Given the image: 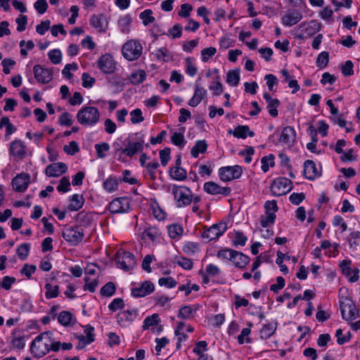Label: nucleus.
Returning <instances> with one entry per match:
<instances>
[{
	"label": "nucleus",
	"instance_id": "c756f323",
	"mask_svg": "<svg viewBox=\"0 0 360 360\" xmlns=\"http://www.w3.org/2000/svg\"><path fill=\"white\" fill-rule=\"evenodd\" d=\"M9 150L11 154L16 157H21L25 154V147L20 140L11 142Z\"/></svg>",
	"mask_w": 360,
	"mask_h": 360
},
{
	"label": "nucleus",
	"instance_id": "9d476101",
	"mask_svg": "<svg viewBox=\"0 0 360 360\" xmlns=\"http://www.w3.org/2000/svg\"><path fill=\"white\" fill-rule=\"evenodd\" d=\"M116 262L118 267L124 271H129L136 266V260L132 253L125 251H118L116 255Z\"/></svg>",
	"mask_w": 360,
	"mask_h": 360
},
{
	"label": "nucleus",
	"instance_id": "8fccbe9b",
	"mask_svg": "<svg viewBox=\"0 0 360 360\" xmlns=\"http://www.w3.org/2000/svg\"><path fill=\"white\" fill-rule=\"evenodd\" d=\"M118 182L117 179L114 177L110 176L103 182V188L104 189L111 193L115 191L117 188Z\"/></svg>",
	"mask_w": 360,
	"mask_h": 360
},
{
	"label": "nucleus",
	"instance_id": "c03bdc74",
	"mask_svg": "<svg viewBox=\"0 0 360 360\" xmlns=\"http://www.w3.org/2000/svg\"><path fill=\"white\" fill-rule=\"evenodd\" d=\"M276 217V214L274 212H265L264 215H261L260 217V224L262 226L266 228L269 225L274 224Z\"/></svg>",
	"mask_w": 360,
	"mask_h": 360
},
{
	"label": "nucleus",
	"instance_id": "bb28decb",
	"mask_svg": "<svg viewBox=\"0 0 360 360\" xmlns=\"http://www.w3.org/2000/svg\"><path fill=\"white\" fill-rule=\"evenodd\" d=\"M229 134L233 135L235 137L245 139L248 136L252 137L255 133L250 130V128L247 125H239L235 128L234 130L229 129L228 131Z\"/></svg>",
	"mask_w": 360,
	"mask_h": 360
},
{
	"label": "nucleus",
	"instance_id": "cd10ccee",
	"mask_svg": "<svg viewBox=\"0 0 360 360\" xmlns=\"http://www.w3.org/2000/svg\"><path fill=\"white\" fill-rule=\"evenodd\" d=\"M250 261V259L248 256L236 250H235L234 255L231 260L234 265L240 269L245 268L249 264Z\"/></svg>",
	"mask_w": 360,
	"mask_h": 360
},
{
	"label": "nucleus",
	"instance_id": "9b49d317",
	"mask_svg": "<svg viewBox=\"0 0 360 360\" xmlns=\"http://www.w3.org/2000/svg\"><path fill=\"white\" fill-rule=\"evenodd\" d=\"M242 172L240 166H227L219 169V176L221 181L226 182L240 178Z\"/></svg>",
	"mask_w": 360,
	"mask_h": 360
},
{
	"label": "nucleus",
	"instance_id": "4d7b16f0",
	"mask_svg": "<svg viewBox=\"0 0 360 360\" xmlns=\"http://www.w3.org/2000/svg\"><path fill=\"white\" fill-rule=\"evenodd\" d=\"M274 156L269 155L262 158V169L264 172H267L269 169V165L273 167L274 165Z\"/></svg>",
	"mask_w": 360,
	"mask_h": 360
},
{
	"label": "nucleus",
	"instance_id": "bf43d9fd",
	"mask_svg": "<svg viewBox=\"0 0 360 360\" xmlns=\"http://www.w3.org/2000/svg\"><path fill=\"white\" fill-rule=\"evenodd\" d=\"M20 54L23 57H26L27 56V50H32L34 47V44L32 40H29L27 41H25L24 40L20 42Z\"/></svg>",
	"mask_w": 360,
	"mask_h": 360
},
{
	"label": "nucleus",
	"instance_id": "20e7f679",
	"mask_svg": "<svg viewBox=\"0 0 360 360\" xmlns=\"http://www.w3.org/2000/svg\"><path fill=\"white\" fill-rule=\"evenodd\" d=\"M62 236L71 245L75 246L82 241L84 230L77 226L65 227L62 232Z\"/></svg>",
	"mask_w": 360,
	"mask_h": 360
},
{
	"label": "nucleus",
	"instance_id": "774afa93",
	"mask_svg": "<svg viewBox=\"0 0 360 360\" xmlns=\"http://www.w3.org/2000/svg\"><path fill=\"white\" fill-rule=\"evenodd\" d=\"M158 283L160 286H165L168 288H174L177 283L172 277H162L158 281Z\"/></svg>",
	"mask_w": 360,
	"mask_h": 360
},
{
	"label": "nucleus",
	"instance_id": "7c9ffc66",
	"mask_svg": "<svg viewBox=\"0 0 360 360\" xmlns=\"http://www.w3.org/2000/svg\"><path fill=\"white\" fill-rule=\"evenodd\" d=\"M160 322V319L158 314H153L151 316H147L144 321L143 324V330L151 329L154 331V327L158 326Z\"/></svg>",
	"mask_w": 360,
	"mask_h": 360
},
{
	"label": "nucleus",
	"instance_id": "49530a36",
	"mask_svg": "<svg viewBox=\"0 0 360 360\" xmlns=\"http://www.w3.org/2000/svg\"><path fill=\"white\" fill-rule=\"evenodd\" d=\"M359 273V270L356 267L354 269L346 268L344 269L343 274L348 278L350 282L354 283L358 281Z\"/></svg>",
	"mask_w": 360,
	"mask_h": 360
},
{
	"label": "nucleus",
	"instance_id": "4468645a",
	"mask_svg": "<svg viewBox=\"0 0 360 360\" xmlns=\"http://www.w3.org/2000/svg\"><path fill=\"white\" fill-rule=\"evenodd\" d=\"M33 74L37 81L41 84H48L53 78V72L40 65L34 66Z\"/></svg>",
	"mask_w": 360,
	"mask_h": 360
},
{
	"label": "nucleus",
	"instance_id": "2f4dec72",
	"mask_svg": "<svg viewBox=\"0 0 360 360\" xmlns=\"http://www.w3.org/2000/svg\"><path fill=\"white\" fill-rule=\"evenodd\" d=\"M70 200V202L68 205V209L70 211L79 210L80 208H82L84 202L83 196L79 194H74L72 195Z\"/></svg>",
	"mask_w": 360,
	"mask_h": 360
},
{
	"label": "nucleus",
	"instance_id": "6e6552de",
	"mask_svg": "<svg viewBox=\"0 0 360 360\" xmlns=\"http://www.w3.org/2000/svg\"><path fill=\"white\" fill-rule=\"evenodd\" d=\"M227 223L226 221H220L218 224H213L210 228L206 229L202 233L201 236L208 241L217 239L227 230Z\"/></svg>",
	"mask_w": 360,
	"mask_h": 360
},
{
	"label": "nucleus",
	"instance_id": "2eb2a0df",
	"mask_svg": "<svg viewBox=\"0 0 360 360\" xmlns=\"http://www.w3.org/2000/svg\"><path fill=\"white\" fill-rule=\"evenodd\" d=\"M203 188L205 191L211 195L221 194L224 196H228L231 192L229 187H221L213 181L206 182Z\"/></svg>",
	"mask_w": 360,
	"mask_h": 360
},
{
	"label": "nucleus",
	"instance_id": "0eeeda50",
	"mask_svg": "<svg viewBox=\"0 0 360 360\" xmlns=\"http://www.w3.org/2000/svg\"><path fill=\"white\" fill-rule=\"evenodd\" d=\"M292 188V181L285 177H278L276 179L271 186L272 194L276 196L285 195Z\"/></svg>",
	"mask_w": 360,
	"mask_h": 360
},
{
	"label": "nucleus",
	"instance_id": "6e6d98bb",
	"mask_svg": "<svg viewBox=\"0 0 360 360\" xmlns=\"http://www.w3.org/2000/svg\"><path fill=\"white\" fill-rule=\"evenodd\" d=\"M29 252L30 245L27 243L21 244L16 250L18 256L22 260H25L27 257Z\"/></svg>",
	"mask_w": 360,
	"mask_h": 360
},
{
	"label": "nucleus",
	"instance_id": "a211bd4d",
	"mask_svg": "<svg viewBox=\"0 0 360 360\" xmlns=\"http://www.w3.org/2000/svg\"><path fill=\"white\" fill-rule=\"evenodd\" d=\"M154 290V285L150 281H145L140 285L131 288V295L134 297H142L150 294Z\"/></svg>",
	"mask_w": 360,
	"mask_h": 360
},
{
	"label": "nucleus",
	"instance_id": "72a5a7b5",
	"mask_svg": "<svg viewBox=\"0 0 360 360\" xmlns=\"http://www.w3.org/2000/svg\"><path fill=\"white\" fill-rule=\"evenodd\" d=\"M207 148V144L205 140H199L195 142L193 147L191 148V155L196 158L198 157L200 153H204Z\"/></svg>",
	"mask_w": 360,
	"mask_h": 360
},
{
	"label": "nucleus",
	"instance_id": "f3484780",
	"mask_svg": "<svg viewBox=\"0 0 360 360\" xmlns=\"http://www.w3.org/2000/svg\"><path fill=\"white\" fill-rule=\"evenodd\" d=\"M137 316V310H124L120 311L117 315L118 324L122 327L129 326Z\"/></svg>",
	"mask_w": 360,
	"mask_h": 360
},
{
	"label": "nucleus",
	"instance_id": "c85d7f7f",
	"mask_svg": "<svg viewBox=\"0 0 360 360\" xmlns=\"http://www.w3.org/2000/svg\"><path fill=\"white\" fill-rule=\"evenodd\" d=\"M307 36H312L318 32L321 29V23L316 20H311L309 22H304L300 25Z\"/></svg>",
	"mask_w": 360,
	"mask_h": 360
},
{
	"label": "nucleus",
	"instance_id": "0e129e2a",
	"mask_svg": "<svg viewBox=\"0 0 360 360\" xmlns=\"http://www.w3.org/2000/svg\"><path fill=\"white\" fill-rule=\"evenodd\" d=\"M217 53V49L214 47H209L203 49L201 51V58L203 62H207Z\"/></svg>",
	"mask_w": 360,
	"mask_h": 360
},
{
	"label": "nucleus",
	"instance_id": "a878e982",
	"mask_svg": "<svg viewBox=\"0 0 360 360\" xmlns=\"http://www.w3.org/2000/svg\"><path fill=\"white\" fill-rule=\"evenodd\" d=\"M206 94L207 91L204 89V87L200 86L198 84H195L194 95L189 100L188 105L191 107L197 106Z\"/></svg>",
	"mask_w": 360,
	"mask_h": 360
},
{
	"label": "nucleus",
	"instance_id": "f257e3e1",
	"mask_svg": "<svg viewBox=\"0 0 360 360\" xmlns=\"http://www.w3.org/2000/svg\"><path fill=\"white\" fill-rule=\"evenodd\" d=\"M76 117L82 126L91 127L100 122L101 112L96 107L85 105L79 110Z\"/></svg>",
	"mask_w": 360,
	"mask_h": 360
},
{
	"label": "nucleus",
	"instance_id": "b1692460",
	"mask_svg": "<svg viewBox=\"0 0 360 360\" xmlns=\"http://www.w3.org/2000/svg\"><path fill=\"white\" fill-rule=\"evenodd\" d=\"M263 96L267 103L266 108L268 109L269 115L274 117L278 116L277 108L281 104L280 101L277 98H271L270 94L268 93H264Z\"/></svg>",
	"mask_w": 360,
	"mask_h": 360
},
{
	"label": "nucleus",
	"instance_id": "39448f33",
	"mask_svg": "<svg viewBox=\"0 0 360 360\" xmlns=\"http://www.w3.org/2000/svg\"><path fill=\"white\" fill-rule=\"evenodd\" d=\"M142 50V45L139 41L129 40L122 46V53L127 60L131 61L140 57Z\"/></svg>",
	"mask_w": 360,
	"mask_h": 360
},
{
	"label": "nucleus",
	"instance_id": "7ed1b4c3",
	"mask_svg": "<svg viewBox=\"0 0 360 360\" xmlns=\"http://www.w3.org/2000/svg\"><path fill=\"white\" fill-rule=\"evenodd\" d=\"M172 193L177 207H186L192 202V191L186 186L174 185L172 188Z\"/></svg>",
	"mask_w": 360,
	"mask_h": 360
},
{
	"label": "nucleus",
	"instance_id": "ea45409f",
	"mask_svg": "<svg viewBox=\"0 0 360 360\" xmlns=\"http://www.w3.org/2000/svg\"><path fill=\"white\" fill-rule=\"evenodd\" d=\"M276 330V323H271L264 324L260 330V335L263 339H267L274 334Z\"/></svg>",
	"mask_w": 360,
	"mask_h": 360
},
{
	"label": "nucleus",
	"instance_id": "13d9d810",
	"mask_svg": "<svg viewBox=\"0 0 360 360\" xmlns=\"http://www.w3.org/2000/svg\"><path fill=\"white\" fill-rule=\"evenodd\" d=\"M185 61L186 73L191 77H194L197 74L198 69L195 67V64L193 63L192 58H187Z\"/></svg>",
	"mask_w": 360,
	"mask_h": 360
},
{
	"label": "nucleus",
	"instance_id": "3c124183",
	"mask_svg": "<svg viewBox=\"0 0 360 360\" xmlns=\"http://www.w3.org/2000/svg\"><path fill=\"white\" fill-rule=\"evenodd\" d=\"M72 319V314L67 311H61L58 316V322L63 326H69L70 324Z\"/></svg>",
	"mask_w": 360,
	"mask_h": 360
},
{
	"label": "nucleus",
	"instance_id": "6ab92c4d",
	"mask_svg": "<svg viewBox=\"0 0 360 360\" xmlns=\"http://www.w3.org/2000/svg\"><path fill=\"white\" fill-rule=\"evenodd\" d=\"M94 328L90 325L85 326L84 335H79L78 337L79 345L77 346V349H83L86 345L91 344L95 340L94 338Z\"/></svg>",
	"mask_w": 360,
	"mask_h": 360
},
{
	"label": "nucleus",
	"instance_id": "5701e85b",
	"mask_svg": "<svg viewBox=\"0 0 360 360\" xmlns=\"http://www.w3.org/2000/svg\"><path fill=\"white\" fill-rule=\"evenodd\" d=\"M302 19V15L297 11H288L282 17V23L285 27H292Z\"/></svg>",
	"mask_w": 360,
	"mask_h": 360
},
{
	"label": "nucleus",
	"instance_id": "5fc2aeb1",
	"mask_svg": "<svg viewBox=\"0 0 360 360\" xmlns=\"http://www.w3.org/2000/svg\"><path fill=\"white\" fill-rule=\"evenodd\" d=\"M115 285L112 282H108L101 289V294L103 296H112L115 292Z\"/></svg>",
	"mask_w": 360,
	"mask_h": 360
},
{
	"label": "nucleus",
	"instance_id": "58836bf2",
	"mask_svg": "<svg viewBox=\"0 0 360 360\" xmlns=\"http://www.w3.org/2000/svg\"><path fill=\"white\" fill-rule=\"evenodd\" d=\"M146 78V72L143 70H138L132 72L129 79L131 84H139L142 83Z\"/></svg>",
	"mask_w": 360,
	"mask_h": 360
},
{
	"label": "nucleus",
	"instance_id": "052dcab7",
	"mask_svg": "<svg viewBox=\"0 0 360 360\" xmlns=\"http://www.w3.org/2000/svg\"><path fill=\"white\" fill-rule=\"evenodd\" d=\"M335 336L337 337L338 344L342 345L350 340L352 335L349 332L345 335H342V330L340 328L336 330Z\"/></svg>",
	"mask_w": 360,
	"mask_h": 360
},
{
	"label": "nucleus",
	"instance_id": "338daca9",
	"mask_svg": "<svg viewBox=\"0 0 360 360\" xmlns=\"http://www.w3.org/2000/svg\"><path fill=\"white\" fill-rule=\"evenodd\" d=\"M171 141L173 144L180 148H183L185 144L184 136L181 133L174 132L171 136Z\"/></svg>",
	"mask_w": 360,
	"mask_h": 360
},
{
	"label": "nucleus",
	"instance_id": "c9c22d12",
	"mask_svg": "<svg viewBox=\"0 0 360 360\" xmlns=\"http://www.w3.org/2000/svg\"><path fill=\"white\" fill-rule=\"evenodd\" d=\"M240 81V70L235 69L227 72L226 82L232 86H236Z\"/></svg>",
	"mask_w": 360,
	"mask_h": 360
},
{
	"label": "nucleus",
	"instance_id": "e2e57ef3",
	"mask_svg": "<svg viewBox=\"0 0 360 360\" xmlns=\"http://www.w3.org/2000/svg\"><path fill=\"white\" fill-rule=\"evenodd\" d=\"M63 150L67 154L73 155L79 151V148L76 141H72L68 145L64 146Z\"/></svg>",
	"mask_w": 360,
	"mask_h": 360
},
{
	"label": "nucleus",
	"instance_id": "de8ad7c7",
	"mask_svg": "<svg viewBox=\"0 0 360 360\" xmlns=\"http://www.w3.org/2000/svg\"><path fill=\"white\" fill-rule=\"evenodd\" d=\"M139 18L142 20V22L145 26L155 21V18L153 16V11L150 9H146L141 12Z\"/></svg>",
	"mask_w": 360,
	"mask_h": 360
},
{
	"label": "nucleus",
	"instance_id": "09e8293b",
	"mask_svg": "<svg viewBox=\"0 0 360 360\" xmlns=\"http://www.w3.org/2000/svg\"><path fill=\"white\" fill-rule=\"evenodd\" d=\"M174 263L178 264L184 269L190 270L193 268V262L191 259L181 257H176L174 260Z\"/></svg>",
	"mask_w": 360,
	"mask_h": 360
},
{
	"label": "nucleus",
	"instance_id": "864d4df0",
	"mask_svg": "<svg viewBox=\"0 0 360 360\" xmlns=\"http://www.w3.org/2000/svg\"><path fill=\"white\" fill-rule=\"evenodd\" d=\"M248 240V238L240 231H235L233 244L234 246H244Z\"/></svg>",
	"mask_w": 360,
	"mask_h": 360
},
{
	"label": "nucleus",
	"instance_id": "680f3d73",
	"mask_svg": "<svg viewBox=\"0 0 360 360\" xmlns=\"http://www.w3.org/2000/svg\"><path fill=\"white\" fill-rule=\"evenodd\" d=\"M155 56L158 60L166 61L170 58V53L166 47H162L156 51Z\"/></svg>",
	"mask_w": 360,
	"mask_h": 360
},
{
	"label": "nucleus",
	"instance_id": "f704fd0d",
	"mask_svg": "<svg viewBox=\"0 0 360 360\" xmlns=\"http://www.w3.org/2000/svg\"><path fill=\"white\" fill-rule=\"evenodd\" d=\"M160 236V232L155 227H148L145 229L141 233V238L143 240H148L150 241H155Z\"/></svg>",
	"mask_w": 360,
	"mask_h": 360
},
{
	"label": "nucleus",
	"instance_id": "1a4fd4ad",
	"mask_svg": "<svg viewBox=\"0 0 360 360\" xmlns=\"http://www.w3.org/2000/svg\"><path fill=\"white\" fill-rule=\"evenodd\" d=\"M124 145L125 147L122 150V154L129 158H132L136 153L143 151L144 139L143 137H140L137 141H134L128 138L124 140Z\"/></svg>",
	"mask_w": 360,
	"mask_h": 360
},
{
	"label": "nucleus",
	"instance_id": "393cba45",
	"mask_svg": "<svg viewBox=\"0 0 360 360\" xmlns=\"http://www.w3.org/2000/svg\"><path fill=\"white\" fill-rule=\"evenodd\" d=\"M303 174L304 176L309 180H313L316 176H319V172L314 161L309 160L305 161Z\"/></svg>",
	"mask_w": 360,
	"mask_h": 360
},
{
	"label": "nucleus",
	"instance_id": "79ce46f5",
	"mask_svg": "<svg viewBox=\"0 0 360 360\" xmlns=\"http://www.w3.org/2000/svg\"><path fill=\"white\" fill-rule=\"evenodd\" d=\"M328 62H329V53L327 51H322L317 56L316 65L320 69H323L328 65Z\"/></svg>",
	"mask_w": 360,
	"mask_h": 360
},
{
	"label": "nucleus",
	"instance_id": "e433bc0d",
	"mask_svg": "<svg viewBox=\"0 0 360 360\" xmlns=\"http://www.w3.org/2000/svg\"><path fill=\"white\" fill-rule=\"evenodd\" d=\"M131 21V18L129 15H125L119 19L118 27L122 33H129Z\"/></svg>",
	"mask_w": 360,
	"mask_h": 360
},
{
	"label": "nucleus",
	"instance_id": "aec40b11",
	"mask_svg": "<svg viewBox=\"0 0 360 360\" xmlns=\"http://www.w3.org/2000/svg\"><path fill=\"white\" fill-rule=\"evenodd\" d=\"M68 167L63 162H56L48 165L45 173L49 176L58 177L67 172Z\"/></svg>",
	"mask_w": 360,
	"mask_h": 360
},
{
	"label": "nucleus",
	"instance_id": "473e14b6",
	"mask_svg": "<svg viewBox=\"0 0 360 360\" xmlns=\"http://www.w3.org/2000/svg\"><path fill=\"white\" fill-rule=\"evenodd\" d=\"M90 24L100 32H104L106 29L105 19L103 15H94L90 19Z\"/></svg>",
	"mask_w": 360,
	"mask_h": 360
},
{
	"label": "nucleus",
	"instance_id": "4c0bfd02",
	"mask_svg": "<svg viewBox=\"0 0 360 360\" xmlns=\"http://www.w3.org/2000/svg\"><path fill=\"white\" fill-rule=\"evenodd\" d=\"M198 307L195 306H184L179 310L178 316L183 319H190L193 317Z\"/></svg>",
	"mask_w": 360,
	"mask_h": 360
},
{
	"label": "nucleus",
	"instance_id": "4be33fe9",
	"mask_svg": "<svg viewBox=\"0 0 360 360\" xmlns=\"http://www.w3.org/2000/svg\"><path fill=\"white\" fill-rule=\"evenodd\" d=\"M295 138V129L292 127L288 126L283 128L279 141L283 144L290 147L294 143Z\"/></svg>",
	"mask_w": 360,
	"mask_h": 360
},
{
	"label": "nucleus",
	"instance_id": "603ef678",
	"mask_svg": "<svg viewBox=\"0 0 360 360\" xmlns=\"http://www.w3.org/2000/svg\"><path fill=\"white\" fill-rule=\"evenodd\" d=\"M94 147L98 158H104L105 157V153L110 150V145L105 142L96 144Z\"/></svg>",
	"mask_w": 360,
	"mask_h": 360
},
{
	"label": "nucleus",
	"instance_id": "423d86ee",
	"mask_svg": "<svg viewBox=\"0 0 360 360\" xmlns=\"http://www.w3.org/2000/svg\"><path fill=\"white\" fill-rule=\"evenodd\" d=\"M340 311L342 318L346 321L354 320L359 315V310L355 304L347 297H345L340 302Z\"/></svg>",
	"mask_w": 360,
	"mask_h": 360
},
{
	"label": "nucleus",
	"instance_id": "f03ea898",
	"mask_svg": "<svg viewBox=\"0 0 360 360\" xmlns=\"http://www.w3.org/2000/svg\"><path fill=\"white\" fill-rule=\"evenodd\" d=\"M51 335L49 331L41 333L37 336L30 345V351L34 357L41 358L50 351Z\"/></svg>",
	"mask_w": 360,
	"mask_h": 360
},
{
	"label": "nucleus",
	"instance_id": "37998d69",
	"mask_svg": "<svg viewBox=\"0 0 360 360\" xmlns=\"http://www.w3.org/2000/svg\"><path fill=\"white\" fill-rule=\"evenodd\" d=\"M45 297L46 299H51L58 297L59 293L58 285H52L51 283H47L45 285Z\"/></svg>",
	"mask_w": 360,
	"mask_h": 360
},
{
	"label": "nucleus",
	"instance_id": "a19ab883",
	"mask_svg": "<svg viewBox=\"0 0 360 360\" xmlns=\"http://www.w3.org/2000/svg\"><path fill=\"white\" fill-rule=\"evenodd\" d=\"M170 176L173 179L177 181H183L186 179L187 173L186 171L182 167L176 166L171 168Z\"/></svg>",
	"mask_w": 360,
	"mask_h": 360
},
{
	"label": "nucleus",
	"instance_id": "412c9836",
	"mask_svg": "<svg viewBox=\"0 0 360 360\" xmlns=\"http://www.w3.org/2000/svg\"><path fill=\"white\" fill-rule=\"evenodd\" d=\"M76 221L77 226H80L84 229L91 227L94 223V214L82 211L77 214Z\"/></svg>",
	"mask_w": 360,
	"mask_h": 360
},
{
	"label": "nucleus",
	"instance_id": "dca6fc26",
	"mask_svg": "<svg viewBox=\"0 0 360 360\" xmlns=\"http://www.w3.org/2000/svg\"><path fill=\"white\" fill-rule=\"evenodd\" d=\"M30 176L28 174L21 173L18 174L12 180V186L18 192L25 191L30 183Z\"/></svg>",
	"mask_w": 360,
	"mask_h": 360
},
{
	"label": "nucleus",
	"instance_id": "ddd939ff",
	"mask_svg": "<svg viewBox=\"0 0 360 360\" xmlns=\"http://www.w3.org/2000/svg\"><path fill=\"white\" fill-rule=\"evenodd\" d=\"M109 211L113 214L127 212L130 209L129 200L127 198H117L109 205Z\"/></svg>",
	"mask_w": 360,
	"mask_h": 360
},
{
	"label": "nucleus",
	"instance_id": "a18cd8bd",
	"mask_svg": "<svg viewBox=\"0 0 360 360\" xmlns=\"http://www.w3.org/2000/svg\"><path fill=\"white\" fill-rule=\"evenodd\" d=\"M183 231L184 229L180 225L173 224L168 226V233L172 238H179L182 235Z\"/></svg>",
	"mask_w": 360,
	"mask_h": 360
},
{
	"label": "nucleus",
	"instance_id": "f8f14e48",
	"mask_svg": "<svg viewBox=\"0 0 360 360\" xmlns=\"http://www.w3.org/2000/svg\"><path fill=\"white\" fill-rule=\"evenodd\" d=\"M97 63L99 69L105 74H111L116 69V63L110 54L101 56Z\"/></svg>",
	"mask_w": 360,
	"mask_h": 360
},
{
	"label": "nucleus",
	"instance_id": "69168bd1",
	"mask_svg": "<svg viewBox=\"0 0 360 360\" xmlns=\"http://www.w3.org/2000/svg\"><path fill=\"white\" fill-rule=\"evenodd\" d=\"M131 122L132 124H139L143 121L141 110L136 108L130 112Z\"/></svg>",
	"mask_w": 360,
	"mask_h": 360
}]
</instances>
